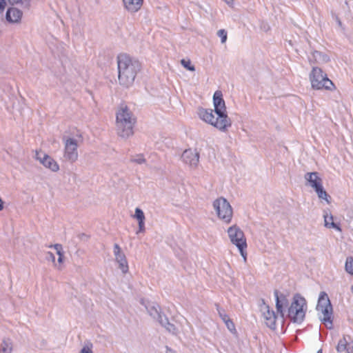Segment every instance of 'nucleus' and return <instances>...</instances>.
Segmentation results:
<instances>
[{
  "mask_svg": "<svg viewBox=\"0 0 353 353\" xmlns=\"http://www.w3.org/2000/svg\"><path fill=\"white\" fill-rule=\"evenodd\" d=\"M274 295L276 297V310L281 314V318H283L284 309L288 305V300L286 296L283 294L279 295L276 291L274 292Z\"/></svg>",
  "mask_w": 353,
  "mask_h": 353,
  "instance_id": "obj_13",
  "label": "nucleus"
},
{
  "mask_svg": "<svg viewBox=\"0 0 353 353\" xmlns=\"http://www.w3.org/2000/svg\"><path fill=\"white\" fill-rule=\"evenodd\" d=\"M316 310L321 321L327 328L332 329L333 310L328 296L325 292H321L319 294Z\"/></svg>",
  "mask_w": 353,
  "mask_h": 353,
  "instance_id": "obj_5",
  "label": "nucleus"
},
{
  "mask_svg": "<svg viewBox=\"0 0 353 353\" xmlns=\"http://www.w3.org/2000/svg\"><path fill=\"white\" fill-rule=\"evenodd\" d=\"M219 314L222 320L225 322L227 320H229V317L225 314L223 313L221 310H219Z\"/></svg>",
  "mask_w": 353,
  "mask_h": 353,
  "instance_id": "obj_33",
  "label": "nucleus"
},
{
  "mask_svg": "<svg viewBox=\"0 0 353 353\" xmlns=\"http://www.w3.org/2000/svg\"><path fill=\"white\" fill-rule=\"evenodd\" d=\"M351 291L353 292V285L351 286Z\"/></svg>",
  "mask_w": 353,
  "mask_h": 353,
  "instance_id": "obj_40",
  "label": "nucleus"
},
{
  "mask_svg": "<svg viewBox=\"0 0 353 353\" xmlns=\"http://www.w3.org/2000/svg\"><path fill=\"white\" fill-rule=\"evenodd\" d=\"M132 218L136 219L138 222L139 225V232H145V216L144 212L139 208H136L134 210V214L132 215Z\"/></svg>",
  "mask_w": 353,
  "mask_h": 353,
  "instance_id": "obj_14",
  "label": "nucleus"
},
{
  "mask_svg": "<svg viewBox=\"0 0 353 353\" xmlns=\"http://www.w3.org/2000/svg\"><path fill=\"white\" fill-rule=\"evenodd\" d=\"M217 34L219 37H221L222 43H225L226 41L228 36L227 32L225 30H219L217 32Z\"/></svg>",
  "mask_w": 353,
  "mask_h": 353,
  "instance_id": "obj_28",
  "label": "nucleus"
},
{
  "mask_svg": "<svg viewBox=\"0 0 353 353\" xmlns=\"http://www.w3.org/2000/svg\"><path fill=\"white\" fill-rule=\"evenodd\" d=\"M225 3H227L228 4H232L233 3V0H223Z\"/></svg>",
  "mask_w": 353,
  "mask_h": 353,
  "instance_id": "obj_38",
  "label": "nucleus"
},
{
  "mask_svg": "<svg viewBox=\"0 0 353 353\" xmlns=\"http://www.w3.org/2000/svg\"><path fill=\"white\" fill-rule=\"evenodd\" d=\"M228 327V329L230 331V332H233L234 330H235V327H234V325L233 323V322L229 319V320H227L225 322H224Z\"/></svg>",
  "mask_w": 353,
  "mask_h": 353,
  "instance_id": "obj_31",
  "label": "nucleus"
},
{
  "mask_svg": "<svg viewBox=\"0 0 353 353\" xmlns=\"http://www.w3.org/2000/svg\"><path fill=\"white\" fill-rule=\"evenodd\" d=\"M347 353H353V342L349 343L347 347Z\"/></svg>",
  "mask_w": 353,
  "mask_h": 353,
  "instance_id": "obj_34",
  "label": "nucleus"
},
{
  "mask_svg": "<svg viewBox=\"0 0 353 353\" xmlns=\"http://www.w3.org/2000/svg\"><path fill=\"white\" fill-rule=\"evenodd\" d=\"M227 232L230 241L237 247L241 255L245 261L247 257L245 252L247 243L243 232L236 225L230 227Z\"/></svg>",
  "mask_w": 353,
  "mask_h": 353,
  "instance_id": "obj_7",
  "label": "nucleus"
},
{
  "mask_svg": "<svg viewBox=\"0 0 353 353\" xmlns=\"http://www.w3.org/2000/svg\"><path fill=\"white\" fill-rule=\"evenodd\" d=\"M159 323L172 334H177V329L176 327L173 324L170 323L165 316H164L162 319H160Z\"/></svg>",
  "mask_w": 353,
  "mask_h": 353,
  "instance_id": "obj_21",
  "label": "nucleus"
},
{
  "mask_svg": "<svg viewBox=\"0 0 353 353\" xmlns=\"http://www.w3.org/2000/svg\"><path fill=\"white\" fill-rule=\"evenodd\" d=\"M50 248H53L55 251H56V254L60 256H63V247L61 244H55V245H50Z\"/></svg>",
  "mask_w": 353,
  "mask_h": 353,
  "instance_id": "obj_26",
  "label": "nucleus"
},
{
  "mask_svg": "<svg viewBox=\"0 0 353 353\" xmlns=\"http://www.w3.org/2000/svg\"><path fill=\"white\" fill-rule=\"evenodd\" d=\"M117 65L119 83L126 88L132 85L141 70V63L127 54H121L117 57Z\"/></svg>",
  "mask_w": 353,
  "mask_h": 353,
  "instance_id": "obj_2",
  "label": "nucleus"
},
{
  "mask_svg": "<svg viewBox=\"0 0 353 353\" xmlns=\"http://www.w3.org/2000/svg\"><path fill=\"white\" fill-rule=\"evenodd\" d=\"M78 143L76 140L69 138L65 141V150L66 154H74L77 152Z\"/></svg>",
  "mask_w": 353,
  "mask_h": 353,
  "instance_id": "obj_19",
  "label": "nucleus"
},
{
  "mask_svg": "<svg viewBox=\"0 0 353 353\" xmlns=\"http://www.w3.org/2000/svg\"><path fill=\"white\" fill-rule=\"evenodd\" d=\"M181 63L185 68L190 71L195 70L194 66L192 65L190 59H181Z\"/></svg>",
  "mask_w": 353,
  "mask_h": 353,
  "instance_id": "obj_25",
  "label": "nucleus"
},
{
  "mask_svg": "<svg viewBox=\"0 0 353 353\" xmlns=\"http://www.w3.org/2000/svg\"><path fill=\"white\" fill-rule=\"evenodd\" d=\"M314 191L320 199L325 200L327 202V203H330L329 199L330 197L323 188V185H321V187L316 188V190H314Z\"/></svg>",
  "mask_w": 353,
  "mask_h": 353,
  "instance_id": "obj_22",
  "label": "nucleus"
},
{
  "mask_svg": "<svg viewBox=\"0 0 353 353\" xmlns=\"http://www.w3.org/2000/svg\"><path fill=\"white\" fill-rule=\"evenodd\" d=\"M305 185L314 190L323 185V179L317 172H307L303 176Z\"/></svg>",
  "mask_w": 353,
  "mask_h": 353,
  "instance_id": "obj_10",
  "label": "nucleus"
},
{
  "mask_svg": "<svg viewBox=\"0 0 353 353\" xmlns=\"http://www.w3.org/2000/svg\"><path fill=\"white\" fill-rule=\"evenodd\" d=\"M307 303L305 299L296 294L288 308V316L294 323H301L305 316Z\"/></svg>",
  "mask_w": 353,
  "mask_h": 353,
  "instance_id": "obj_6",
  "label": "nucleus"
},
{
  "mask_svg": "<svg viewBox=\"0 0 353 353\" xmlns=\"http://www.w3.org/2000/svg\"><path fill=\"white\" fill-rule=\"evenodd\" d=\"M260 311L265 325L272 330L276 328L277 316L273 310H270L268 305L263 302L260 305Z\"/></svg>",
  "mask_w": 353,
  "mask_h": 353,
  "instance_id": "obj_9",
  "label": "nucleus"
},
{
  "mask_svg": "<svg viewBox=\"0 0 353 353\" xmlns=\"http://www.w3.org/2000/svg\"><path fill=\"white\" fill-rule=\"evenodd\" d=\"M165 353H176V352L170 347L166 346L165 347Z\"/></svg>",
  "mask_w": 353,
  "mask_h": 353,
  "instance_id": "obj_36",
  "label": "nucleus"
},
{
  "mask_svg": "<svg viewBox=\"0 0 353 353\" xmlns=\"http://www.w3.org/2000/svg\"><path fill=\"white\" fill-rule=\"evenodd\" d=\"M57 261H58L59 265L62 264L63 261V256H59Z\"/></svg>",
  "mask_w": 353,
  "mask_h": 353,
  "instance_id": "obj_37",
  "label": "nucleus"
},
{
  "mask_svg": "<svg viewBox=\"0 0 353 353\" xmlns=\"http://www.w3.org/2000/svg\"><path fill=\"white\" fill-rule=\"evenodd\" d=\"M6 6V1L5 0H0V12L3 11Z\"/></svg>",
  "mask_w": 353,
  "mask_h": 353,
  "instance_id": "obj_35",
  "label": "nucleus"
},
{
  "mask_svg": "<svg viewBox=\"0 0 353 353\" xmlns=\"http://www.w3.org/2000/svg\"><path fill=\"white\" fill-rule=\"evenodd\" d=\"M214 112L212 109L201 108L199 110V118L221 131L225 132L231 126L230 119L226 112L225 101L222 92L216 90L213 96Z\"/></svg>",
  "mask_w": 353,
  "mask_h": 353,
  "instance_id": "obj_1",
  "label": "nucleus"
},
{
  "mask_svg": "<svg viewBox=\"0 0 353 353\" xmlns=\"http://www.w3.org/2000/svg\"><path fill=\"white\" fill-rule=\"evenodd\" d=\"M81 353H92V344L85 345L81 349Z\"/></svg>",
  "mask_w": 353,
  "mask_h": 353,
  "instance_id": "obj_29",
  "label": "nucleus"
},
{
  "mask_svg": "<svg viewBox=\"0 0 353 353\" xmlns=\"http://www.w3.org/2000/svg\"><path fill=\"white\" fill-rule=\"evenodd\" d=\"M348 345L349 343L347 342L345 338L340 339L336 346L337 352H342L345 350L347 351Z\"/></svg>",
  "mask_w": 353,
  "mask_h": 353,
  "instance_id": "obj_23",
  "label": "nucleus"
},
{
  "mask_svg": "<svg viewBox=\"0 0 353 353\" xmlns=\"http://www.w3.org/2000/svg\"><path fill=\"white\" fill-rule=\"evenodd\" d=\"M125 8L130 12H135L141 9L143 0H123Z\"/></svg>",
  "mask_w": 353,
  "mask_h": 353,
  "instance_id": "obj_15",
  "label": "nucleus"
},
{
  "mask_svg": "<svg viewBox=\"0 0 353 353\" xmlns=\"http://www.w3.org/2000/svg\"><path fill=\"white\" fill-rule=\"evenodd\" d=\"M345 269L347 272L353 275V257H347L345 264Z\"/></svg>",
  "mask_w": 353,
  "mask_h": 353,
  "instance_id": "obj_24",
  "label": "nucleus"
},
{
  "mask_svg": "<svg viewBox=\"0 0 353 353\" xmlns=\"http://www.w3.org/2000/svg\"><path fill=\"white\" fill-rule=\"evenodd\" d=\"M317 353H323L321 350H319Z\"/></svg>",
  "mask_w": 353,
  "mask_h": 353,
  "instance_id": "obj_39",
  "label": "nucleus"
},
{
  "mask_svg": "<svg viewBox=\"0 0 353 353\" xmlns=\"http://www.w3.org/2000/svg\"><path fill=\"white\" fill-rule=\"evenodd\" d=\"M324 225L327 228H333L338 231H341L340 227L334 222V218L329 210L323 212Z\"/></svg>",
  "mask_w": 353,
  "mask_h": 353,
  "instance_id": "obj_17",
  "label": "nucleus"
},
{
  "mask_svg": "<svg viewBox=\"0 0 353 353\" xmlns=\"http://www.w3.org/2000/svg\"><path fill=\"white\" fill-rule=\"evenodd\" d=\"M213 209L218 218L226 223H229L232 218L233 211L230 203L226 199L219 197L212 203Z\"/></svg>",
  "mask_w": 353,
  "mask_h": 353,
  "instance_id": "obj_8",
  "label": "nucleus"
},
{
  "mask_svg": "<svg viewBox=\"0 0 353 353\" xmlns=\"http://www.w3.org/2000/svg\"><path fill=\"white\" fill-rule=\"evenodd\" d=\"M181 160L190 168H196L199 161V156H180Z\"/></svg>",
  "mask_w": 353,
  "mask_h": 353,
  "instance_id": "obj_20",
  "label": "nucleus"
},
{
  "mask_svg": "<svg viewBox=\"0 0 353 353\" xmlns=\"http://www.w3.org/2000/svg\"><path fill=\"white\" fill-rule=\"evenodd\" d=\"M1 347L4 353L11 352L12 347L10 343L4 341L1 345Z\"/></svg>",
  "mask_w": 353,
  "mask_h": 353,
  "instance_id": "obj_27",
  "label": "nucleus"
},
{
  "mask_svg": "<svg viewBox=\"0 0 353 353\" xmlns=\"http://www.w3.org/2000/svg\"><path fill=\"white\" fill-rule=\"evenodd\" d=\"M114 254L115 260L119 264V268L123 273H126L128 271V265L125 254L121 251V248L118 244L114 245Z\"/></svg>",
  "mask_w": 353,
  "mask_h": 353,
  "instance_id": "obj_11",
  "label": "nucleus"
},
{
  "mask_svg": "<svg viewBox=\"0 0 353 353\" xmlns=\"http://www.w3.org/2000/svg\"><path fill=\"white\" fill-rule=\"evenodd\" d=\"M145 307L148 314L159 322H160L161 319H162L165 316L161 314L160 308L158 305L150 303Z\"/></svg>",
  "mask_w": 353,
  "mask_h": 353,
  "instance_id": "obj_16",
  "label": "nucleus"
},
{
  "mask_svg": "<svg viewBox=\"0 0 353 353\" xmlns=\"http://www.w3.org/2000/svg\"><path fill=\"white\" fill-rule=\"evenodd\" d=\"M22 16L21 10L16 8H10L6 12V19L8 21L16 23L20 21Z\"/></svg>",
  "mask_w": 353,
  "mask_h": 353,
  "instance_id": "obj_18",
  "label": "nucleus"
},
{
  "mask_svg": "<svg viewBox=\"0 0 353 353\" xmlns=\"http://www.w3.org/2000/svg\"><path fill=\"white\" fill-rule=\"evenodd\" d=\"M37 159L46 168L52 172H57L59 170L58 163L52 158V156H37Z\"/></svg>",
  "mask_w": 353,
  "mask_h": 353,
  "instance_id": "obj_12",
  "label": "nucleus"
},
{
  "mask_svg": "<svg viewBox=\"0 0 353 353\" xmlns=\"http://www.w3.org/2000/svg\"><path fill=\"white\" fill-rule=\"evenodd\" d=\"M135 118L126 105H121L117 112L116 130L122 137H128L134 133Z\"/></svg>",
  "mask_w": 353,
  "mask_h": 353,
  "instance_id": "obj_3",
  "label": "nucleus"
},
{
  "mask_svg": "<svg viewBox=\"0 0 353 353\" xmlns=\"http://www.w3.org/2000/svg\"><path fill=\"white\" fill-rule=\"evenodd\" d=\"M131 161L138 164H142L145 162V159L142 156H136L135 158L131 159Z\"/></svg>",
  "mask_w": 353,
  "mask_h": 353,
  "instance_id": "obj_30",
  "label": "nucleus"
},
{
  "mask_svg": "<svg viewBox=\"0 0 353 353\" xmlns=\"http://www.w3.org/2000/svg\"><path fill=\"white\" fill-rule=\"evenodd\" d=\"M47 259L52 261L54 263V265L57 266V265L55 263V256L52 252H48L47 254Z\"/></svg>",
  "mask_w": 353,
  "mask_h": 353,
  "instance_id": "obj_32",
  "label": "nucleus"
},
{
  "mask_svg": "<svg viewBox=\"0 0 353 353\" xmlns=\"http://www.w3.org/2000/svg\"><path fill=\"white\" fill-rule=\"evenodd\" d=\"M309 79L313 90L332 92L336 89L333 81L319 67L312 68L309 74Z\"/></svg>",
  "mask_w": 353,
  "mask_h": 353,
  "instance_id": "obj_4",
  "label": "nucleus"
}]
</instances>
